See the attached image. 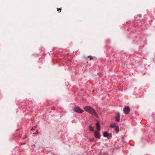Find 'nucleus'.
<instances>
[{
	"instance_id": "nucleus-1",
	"label": "nucleus",
	"mask_w": 155,
	"mask_h": 155,
	"mask_svg": "<svg viewBox=\"0 0 155 155\" xmlns=\"http://www.w3.org/2000/svg\"><path fill=\"white\" fill-rule=\"evenodd\" d=\"M84 110L95 117H97V114L96 111L92 108L89 106H85L83 108Z\"/></svg>"
},
{
	"instance_id": "nucleus-2",
	"label": "nucleus",
	"mask_w": 155,
	"mask_h": 155,
	"mask_svg": "<svg viewBox=\"0 0 155 155\" xmlns=\"http://www.w3.org/2000/svg\"><path fill=\"white\" fill-rule=\"evenodd\" d=\"M84 110L95 117H97V114L96 111L92 108L89 106H85L83 108Z\"/></svg>"
},
{
	"instance_id": "nucleus-3",
	"label": "nucleus",
	"mask_w": 155,
	"mask_h": 155,
	"mask_svg": "<svg viewBox=\"0 0 155 155\" xmlns=\"http://www.w3.org/2000/svg\"><path fill=\"white\" fill-rule=\"evenodd\" d=\"M74 110L78 113L81 114L83 113L84 111L81 109L78 106H75L74 108Z\"/></svg>"
},
{
	"instance_id": "nucleus-4",
	"label": "nucleus",
	"mask_w": 155,
	"mask_h": 155,
	"mask_svg": "<svg viewBox=\"0 0 155 155\" xmlns=\"http://www.w3.org/2000/svg\"><path fill=\"white\" fill-rule=\"evenodd\" d=\"M99 131H95L94 132V135L96 138L99 139L101 137V134Z\"/></svg>"
},
{
	"instance_id": "nucleus-5",
	"label": "nucleus",
	"mask_w": 155,
	"mask_h": 155,
	"mask_svg": "<svg viewBox=\"0 0 155 155\" xmlns=\"http://www.w3.org/2000/svg\"><path fill=\"white\" fill-rule=\"evenodd\" d=\"M130 108L128 106L125 107L124 109V111L126 114H128L130 112Z\"/></svg>"
},
{
	"instance_id": "nucleus-6",
	"label": "nucleus",
	"mask_w": 155,
	"mask_h": 155,
	"mask_svg": "<svg viewBox=\"0 0 155 155\" xmlns=\"http://www.w3.org/2000/svg\"><path fill=\"white\" fill-rule=\"evenodd\" d=\"M120 114L119 112H117V115L116 116L115 119L117 121L119 122L120 120Z\"/></svg>"
},
{
	"instance_id": "nucleus-7",
	"label": "nucleus",
	"mask_w": 155,
	"mask_h": 155,
	"mask_svg": "<svg viewBox=\"0 0 155 155\" xmlns=\"http://www.w3.org/2000/svg\"><path fill=\"white\" fill-rule=\"evenodd\" d=\"M96 128L97 129V130L96 131H100L101 130V127L99 122H97V123H96Z\"/></svg>"
},
{
	"instance_id": "nucleus-8",
	"label": "nucleus",
	"mask_w": 155,
	"mask_h": 155,
	"mask_svg": "<svg viewBox=\"0 0 155 155\" xmlns=\"http://www.w3.org/2000/svg\"><path fill=\"white\" fill-rule=\"evenodd\" d=\"M103 136L105 137H108L109 136V134L107 132H105L104 133Z\"/></svg>"
},
{
	"instance_id": "nucleus-9",
	"label": "nucleus",
	"mask_w": 155,
	"mask_h": 155,
	"mask_svg": "<svg viewBox=\"0 0 155 155\" xmlns=\"http://www.w3.org/2000/svg\"><path fill=\"white\" fill-rule=\"evenodd\" d=\"M89 129L90 131L92 132L94 131V128L91 125H90L89 126Z\"/></svg>"
},
{
	"instance_id": "nucleus-10",
	"label": "nucleus",
	"mask_w": 155,
	"mask_h": 155,
	"mask_svg": "<svg viewBox=\"0 0 155 155\" xmlns=\"http://www.w3.org/2000/svg\"><path fill=\"white\" fill-rule=\"evenodd\" d=\"M115 130L117 132H118L119 131V128L118 127H117L115 128Z\"/></svg>"
},
{
	"instance_id": "nucleus-11",
	"label": "nucleus",
	"mask_w": 155,
	"mask_h": 155,
	"mask_svg": "<svg viewBox=\"0 0 155 155\" xmlns=\"http://www.w3.org/2000/svg\"><path fill=\"white\" fill-rule=\"evenodd\" d=\"M88 58H90V60H93V58L91 56H89L87 57Z\"/></svg>"
},
{
	"instance_id": "nucleus-12",
	"label": "nucleus",
	"mask_w": 155,
	"mask_h": 155,
	"mask_svg": "<svg viewBox=\"0 0 155 155\" xmlns=\"http://www.w3.org/2000/svg\"><path fill=\"white\" fill-rule=\"evenodd\" d=\"M94 139H95L94 138H92L90 139V142H93L94 141Z\"/></svg>"
},
{
	"instance_id": "nucleus-13",
	"label": "nucleus",
	"mask_w": 155,
	"mask_h": 155,
	"mask_svg": "<svg viewBox=\"0 0 155 155\" xmlns=\"http://www.w3.org/2000/svg\"><path fill=\"white\" fill-rule=\"evenodd\" d=\"M61 8H57V11L58 12H61Z\"/></svg>"
},
{
	"instance_id": "nucleus-14",
	"label": "nucleus",
	"mask_w": 155,
	"mask_h": 155,
	"mask_svg": "<svg viewBox=\"0 0 155 155\" xmlns=\"http://www.w3.org/2000/svg\"><path fill=\"white\" fill-rule=\"evenodd\" d=\"M115 126V125H110V127H111V128H113V127H114Z\"/></svg>"
},
{
	"instance_id": "nucleus-15",
	"label": "nucleus",
	"mask_w": 155,
	"mask_h": 155,
	"mask_svg": "<svg viewBox=\"0 0 155 155\" xmlns=\"http://www.w3.org/2000/svg\"><path fill=\"white\" fill-rule=\"evenodd\" d=\"M36 127V126H35L34 127V128L33 127H32V128L31 129V130H34L35 129V128Z\"/></svg>"
},
{
	"instance_id": "nucleus-16",
	"label": "nucleus",
	"mask_w": 155,
	"mask_h": 155,
	"mask_svg": "<svg viewBox=\"0 0 155 155\" xmlns=\"http://www.w3.org/2000/svg\"><path fill=\"white\" fill-rule=\"evenodd\" d=\"M27 136L26 135H25V137H24V138H23V139H25V138H27Z\"/></svg>"
},
{
	"instance_id": "nucleus-17",
	"label": "nucleus",
	"mask_w": 155,
	"mask_h": 155,
	"mask_svg": "<svg viewBox=\"0 0 155 155\" xmlns=\"http://www.w3.org/2000/svg\"><path fill=\"white\" fill-rule=\"evenodd\" d=\"M38 132H37H37L36 133H35V134H38Z\"/></svg>"
},
{
	"instance_id": "nucleus-18",
	"label": "nucleus",
	"mask_w": 155,
	"mask_h": 155,
	"mask_svg": "<svg viewBox=\"0 0 155 155\" xmlns=\"http://www.w3.org/2000/svg\"><path fill=\"white\" fill-rule=\"evenodd\" d=\"M25 144V143H21V145H22V144Z\"/></svg>"
}]
</instances>
